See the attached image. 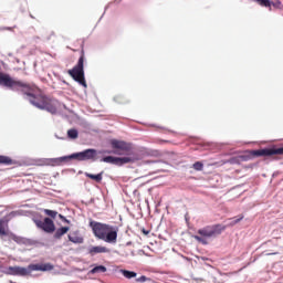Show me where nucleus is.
Here are the masks:
<instances>
[{
	"instance_id": "1",
	"label": "nucleus",
	"mask_w": 283,
	"mask_h": 283,
	"mask_svg": "<svg viewBox=\"0 0 283 283\" xmlns=\"http://www.w3.org/2000/svg\"><path fill=\"white\" fill-rule=\"evenodd\" d=\"M99 154L125 156H106L101 159V163L116 165L117 167H123V165H127L129 163H137V160H143V158H146V156H153L154 158H160V156H163V154H160V150H154L149 148H136L129 143H112L111 149L99 150Z\"/></svg>"
},
{
	"instance_id": "2",
	"label": "nucleus",
	"mask_w": 283,
	"mask_h": 283,
	"mask_svg": "<svg viewBox=\"0 0 283 283\" xmlns=\"http://www.w3.org/2000/svg\"><path fill=\"white\" fill-rule=\"evenodd\" d=\"M0 85L12 90V92H22V94L29 96V103L38 107V109H44L49 114H56L59 112V101L43 94L34 95L32 93L34 92V86L30 85V83L14 80L6 73H0Z\"/></svg>"
},
{
	"instance_id": "3",
	"label": "nucleus",
	"mask_w": 283,
	"mask_h": 283,
	"mask_svg": "<svg viewBox=\"0 0 283 283\" xmlns=\"http://www.w3.org/2000/svg\"><path fill=\"white\" fill-rule=\"evenodd\" d=\"M273 156H283V147H266L256 150H247L243 155H240L237 158L230 159L228 163L230 165H235L240 163H247L252 160V158H273Z\"/></svg>"
},
{
	"instance_id": "4",
	"label": "nucleus",
	"mask_w": 283,
	"mask_h": 283,
	"mask_svg": "<svg viewBox=\"0 0 283 283\" xmlns=\"http://www.w3.org/2000/svg\"><path fill=\"white\" fill-rule=\"evenodd\" d=\"M88 227H91L93 234L97 240H103L108 244H116V241L118 240V227L101 223L98 221H90Z\"/></svg>"
},
{
	"instance_id": "5",
	"label": "nucleus",
	"mask_w": 283,
	"mask_h": 283,
	"mask_svg": "<svg viewBox=\"0 0 283 283\" xmlns=\"http://www.w3.org/2000/svg\"><path fill=\"white\" fill-rule=\"evenodd\" d=\"M98 154H101V151L90 148L85 149L84 151L74 153L69 156L54 158L52 159V163H54V165H63V163H67L70 160H78L80 163L85 160H92L93 163H96V160H98Z\"/></svg>"
},
{
	"instance_id": "6",
	"label": "nucleus",
	"mask_w": 283,
	"mask_h": 283,
	"mask_svg": "<svg viewBox=\"0 0 283 283\" xmlns=\"http://www.w3.org/2000/svg\"><path fill=\"white\" fill-rule=\"evenodd\" d=\"M54 265L51 263H42V264H30L28 268L21 266H9L4 270V275H18L20 277H25L30 275L32 271H53Z\"/></svg>"
},
{
	"instance_id": "7",
	"label": "nucleus",
	"mask_w": 283,
	"mask_h": 283,
	"mask_svg": "<svg viewBox=\"0 0 283 283\" xmlns=\"http://www.w3.org/2000/svg\"><path fill=\"white\" fill-rule=\"evenodd\" d=\"M227 230V226H222L220 223L206 226L197 231L198 235H195V240L200 242L201 244H209L206 238H218V235L222 234V231Z\"/></svg>"
},
{
	"instance_id": "8",
	"label": "nucleus",
	"mask_w": 283,
	"mask_h": 283,
	"mask_svg": "<svg viewBox=\"0 0 283 283\" xmlns=\"http://www.w3.org/2000/svg\"><path fill=\"white\" fill-rule=\"evenodd\" d=\"M85 63V51H82V54L77 61V64L72 69L69 70L70 76L83 87H87V82H85V71L83 70Z\"/></svg>"
},
{
	"instance_id": "9",
	"label": "nucleus",
	"mask_w": 283,
	"mask_h": 283,
	"mask_svg": "<svg viewBox=\"0 0 283 283\" xmlns=\"http://www.w3.org/2000/svg\"><path fill=\"white\" fill-rule=\"evenodd\" d=\"M35 224L38 229H42L45 233H54V231H56L54 221L48 217L44 218V220H36Z\"/></svg>"
},
{
	"instance_id": "10",
	"label": "nucleus",
	"mask_w": 283,
	"mask_h": 283,
	"mask_svg": "<svg viewBox=\"0 0 283 283\" xmlns=\"http://www.w3.org/2000/svg\"><path fill=\"white\" fill-rule=\"evenodd\" d=\"M69 241L73 244H83V242H85V239H83V235H81L78 231H75L69 234Z\"/></svg>"
},
{
	"instance_id": "11",
	"label": "nucleus",
	"mask_w": 283,
	"mask_h": 283,
	"mask_svg": "<svg viewBox=\"0 0 283 283\" xmlns=\"http://www.w3.org/2000/svg\"><path fill=\"white\" fill-rule=\"evenodd\" d=\"M88 253L90 255H96L98 253H109V249L103 245H95L90 248Z\"/></svg>"
},
{
	"instance_id": "12",
	"label": "nucleus",
	"mask_w": 283,
	"mask_h": 283,
	"mask_svg": "<svg viewBox=\"0 0 283 283\" xmlns=\"http://www.w3.org/2000/svg\"><path fill=\"white\" fill-rule=\"evenodd\" d=\"M8 220L6 219H0V237L3 238L6 235H8Z\"/></svg>"
},
{
	"instance_id": "13",
	"label": "nucleus",
	"mask_w": 283,
	"mask_h": 283,
	"mask_svg": "<svg viewBox=\"0 0 283 283\" xmlns=\"http://www.w3.org/2000/svg\"><path fill=\"white\" fill-rule=\"evenodd\" d=\"M67 231H70V227H62L59 228L55 233H54V238L55 240H61V238H63V235H65V233H67Z\"/></svg>"
},
{
	"instance_id": "14",
	"label": "nucleus",
	"mask_w": 283,
	"mask_h": 283,
	"mask_svg": "<svg viewBox=\"0 0 283 283\" xmlns=\"http://www.w3.org/2000/svg\"><path fill=\"white\" fill-rule=\"evenodd\" d=\"M86 178H90L91 180H95V182H102L103 180V171L97 175H92L90 172H85Z\"/></svg>"
},
{
	"instance_id": "15",
	"label": "nucleus",
	"mask_w": 283,
	"mask_h": 283,
	"mask_svg": "<svg viewBox=\"0 0 283 283\" xmlns=\"http://www.w3.org/2000/svg\"><path fill=\"white\" fill-rule=\"evenodd\" d=\"M0 165H14V160L8 156L0 155Z\"/></svg>"
},
{
	"instance_id": "16",
	"label": "nucleus",
	"mask_w": 283,
	"mask_h": 283,
	"mask_svg": "<svg viewBox=\"0 0 283 283\" xmlns=\"http://www.w3.org/2000/svg\"><path fill=\"white\" fill-rule=\"evenodd\" d=\"M107 272V268H105L104 265H97L95 268H93L90 273L92 275H94V273H106Z\"/></svg>"
},
{
	"instance_id": "17",
	"label": "nucleus",
	"mask_w": 283,
	"mask_h": 283,
	"mask_svg": "<svg viewBox=\"0 0 283 283\" xmlns=\"http://www.w3.org/2000/svg\"><path fill=\"white\" fill-rule=\"evenodd\" d=\"M122 275L126 277L127 280H132V277H136V272L129 271V270H120Z\"/></svg>"
},
{
	"instance_id": "18",
	"label": "nucleus",
	"mask_w": 283,
	"mask_h": 283,
	"mask_svg": "<svg viewBox=\"0 0 283 283\" xmlns=\"http://www.w3.org/2000/svg\"><path fill=\"white\" fill-rule=\"evenodd\" d=\"M67 136L71 138V140H76V138H78V130L71 128L67 130Z\"/></svg>"
},
{
	"instance_id": "19",
	"label": "nucleus",
	"mask_w": 283,
	"mask_h": 283,
	"mask_svg": "<svg viewBox=\"0 0 283 283\" xmlns=\"http://www.w3.org/2000/svg\"><path fill=\"white\" fill-rule=\"evenodd\" d=\"M45 216H49V218H53V220L59 216L57 211L50 210V209H44Z\"/></svg>"
},
{
	"instance_id": "20",
	"label": "nucleus",
	"mask_w": 283,
	"mask_h": 283,
	"mask_svg": "<svg viewBox=\"0 0 283 283\" xmlns=\"http://www.w3.org/2000/svg\"><path fill=\"white\" fill-rule=\"evenodd\" d=\"M192 169H195V171H202V169H205V165L201 161H197L192 165Z\"/></svg>"
},
{
	"instance_id": "21",
	"label": "nucleus",
	"mask_w": 283,
	"mask_h": 283,
	"mask_svg": "<svg viewBox=\"0 0 283 283\" xmlns=\"http://www.w3.org/2000/svg\"><path fill=\"white\" fill-rule=\"evenodd\" d=\"M259 6H262L263 8H271L270 0H255Z\"/></svg>"
},
{
	"instance_id": "22",
	"label": "nucleus",
	"mask_w": 283,
	"mask_h": 283,
	"mask_svg": "<svg viewBox=\"0 0 283 283\" xmlns=\"http://www.w3.org/2000/svg\"><path fill=\"white\" fill-rule=\"evenodd\" d=\"M241 220H244V216H242V214L238 219L232 221L231 227H233L234 224H238V222H240Z\"/></svg>"
},
{
	"instance_id": "23",
	"label": "nucleus",
	"mask_w": 283,
	"mask_h": 283,
	"mask_svg": "<svg viewBox=\"0 0 283 283\" xmlns=\"http://www.w3.org/2000/svg\"><path fill=\"white\" fill-rule=\"evenodd\" d=\"M147 280H149V279H147V276L142 275L140 277L136 279V282L143 283V282H147Z\"/></svg>"
},
{
	"instance_id": "24",
	"label": "nucleus",
	"mask_w": 283,
	"mask_h": 283,
	"mask_svg": "<svg viewBox=\"0 0 283 283\" xmlns=\"http://www.w3.org/2000/svg\"><path fill=\"white\" fill-rule=\"evenodd\" d=\"M271 6H273V8H280V6H282V2L280 0H276L275 2H271Z\"/></svg>"
},
{
	"instance_id": "25",
	"label": "nucleus",
	"mask_w": 283,
	"mask_h": 283,
	"mask_svg": "<svg viewBox=\"0 0 283 283\" xmlns=\"http://www.w3.org/2000/svg\"><path fill=\"white\" fill-rule=\"evenodd\" d=\"M60 220H62L63 222H66V224H70V220H67V218H65L63 214H59Z\"/></svg>"
},
{
	"instance_id": "26",
	"label": "nucleus",
	"mask_w": 283,
	"mask_h": 283,
	"mask_svg": "<svg viewBox=\"0 0 283 283\" xmlns=\"http://www.w3.org/2000/svg\"><path fill=\"white\" fill-rule=\"evenodd\" d=\"M142 233H144V235H147L149 233V230H146L145 228H143Z\"/></svg>"
},
{
	"instance_id": "27",
	"label": "nucleus",
	"mask_w": 283,
	"mask_h": 283,
	"mask_svg": "<svg viewBox=\"0 0 283 283\" xmlns=\"http://www.w3.org/2000/svg\"><path fill=\"white\" fill-rule=\"evenodd\" d=\"M276 254H277V253L274 252V253H269L268 255H276Z\"/></svg>"
},
{
	"instance_id": "28",
	"label": "nucleus",
	"mask_w": 283,
	"mask_h": 283,
	"mask_svg": "<svg viewBox=\"0 0 283 283\" xmlns=\"http://www.w3.org/2000/svg\"><path fill=\"white\" fill-rule=\"evenodd\" d=\"M195 140H200V137H196Z\"/></svg>"
},
{
	"instance_id": "29",
	"label": "nucleus",
	"mask_w": 283,
	"mask_h": 283,
	"mask_svg": "<svg viewBox=\"0 0 283 283\" xmlns=\"http://www.w3.org/2000/svg\"><path fill=\"white\" fill-rule=\"evenodd\" d=\"M112 143H118V140H112Z\"/></svg>"
}]
</instances>
